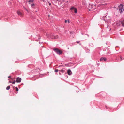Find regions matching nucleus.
<instances>
[{
	"label": "nucleus",
	"mask_w": 124,
	"mask_h": 124,
	"mask_svg": "<svg viewBox=\"0 0 124 124\" xmlns=\"http://www.w3.org/2000/svg\"><path fill=\"white\" fill-rule=\"evenodd\" d=\"M74 33V32H70V34H73Z\"/></svg>",
	"instance_id": "obj_21"
},
{
	"label": "nucleus",
	"mask_w": 124,
	"mask_h": 124,
	"mask_svg": "<svg viewBox=\"0 0 124 124\" xmlns=\"http://www.w3.org/2000/svg\"><path fill=\"white\" fill-rule=\"evenodd\" d=\"M53 50L55 51L59 55L61 54L62 53V51L57 48L54 49Z\"/></svg>",
	"instance_id": "obj_2"
},
{
	"label": "nucleus",
	"mask_w": 124,
	"mask_h": 124,
	"mask_svg": "<svg viewBox=\"0 0 124 124\" xmlns=\"http://www.w3.org/2000/svg\"><path fill=\"white\" fill-rule=\"evenodd\" d=\"M57 1H59L61 2H62L63 1V0H56Z\"/></svg>",
	"instance_id": "obj_14"
},
{
	"label": "nucleus",
	"mask_w": 124,
	"mask_h": 124,
	"mask_svg": "<svg viewBox=\"0 0 124 124\" xmlns=\"http://www.w3.org/2000/svg\"><path fill=\"white\" fill-rule=\"evenodd\" d=\"M21 78L18 77L16 78V82H20L21 81Z\"/></svg>",
	"instance_id": "obj_6"
},
{
	"label": "nucleus",
	"mask_w": 124,
	"mask_h": 124,
	"mask_svg": "<svg viewBox=\"0 0 124 124\" xmlns=\"http://www.w3.org/2000/svg\"><path fill=\"white\" fill-rule=\"evenodd\" d=\"M120 21H119L116 23V24L117 26H119L121 24V23H120Z\"/></svg>",
	"instance_id": "obj_11"
},
{
	"label": "nucleus",
	"mask_w": 124,
	"mask_h": 124,
	"mask_svg": "<svg viewBox=\"0 0 124 124\" xmlns=\"http://www.w3.org/2000/svg\"><path fill=\"white\" fill-rule=\"evenodd\" d=\"M49 5L50 6L51 5V3H49Z\"/></svg>",
	"instance_id": "obj_25"
},
{
	"label": "nucleus",
	"mask_w": 124,
	"mask_h": 124,
	"mask_svg": "<svg viewBox=\"0 0 124 124\" xmlns=\"http://www.w3.org/2000/svg\"><path fill=\"white\" fill-rule=\"evenodd\" d=\"M49 34H46V35L47 36V37L48 38H49Z\"/></svg>",
	"instance_id": "obj_23"
},
{
	"label": "nucleus",
	"mask_w": 124,
	"mask_h": 124,
	"mask_svg": "<svg viewBox=\"0 0 124 124\" xmlns=\"http://www.w3.org/2000/svg\"><path fill=\"white\" fill-rule=\"evenodd\" d=\"M23 8L25 9L28 12V10L25 7H24L23 6Z\"/></svg>",
	"instance_id": "obj_17"
},
{
	"label": "nucleus",
	"mask_w": 124,
	"mask_h": 124,
	"mask_svg": "<svg viewBox=\"0 0 124 124\" xmlns=\"http://www.w3.org/2000/svg\"><path fill=\"white\" fill-rule=\"evenodd\" d=\"M68 74L69 75H71L72 73L70 69H68L67 71Z\"/></svg>",
	"instance_id": "obj_5"
},
{
	"label": "nucleus",
	"mask_w": 124,
	"mask_h": 124,
	"mask_svg": "<svg viewBox=\"0 0 124 124\" xmlns=\"http://www.w3.org/2000/svg\"><path fill=\"white\" fill-rule=\"evenodd\" d=\"M67 22H68V23H69V20H68L67 21V20H65V23H67Z\"/></svg>",
	"instance_id": "obj_16"
},
{
	"label": "nucleus",
	"mask_w": 124,
	"mask_h": 124,
	"mask_svg": "<svg viewBox=\"0 0 124 124\" xmlns=\"http://www.w3.org/2000/svg\"><path fill=\"white\" fill-rule=\"evenodd\" d=\"M58 69H56L55 70V72H58Z\"/></svg>",
	"instance_id": "obj_22"
},
{
	"label": "nucleus",
	"mask_w": 124,
	"mask_h": 124,
	"mask_svg": "<svg viewBox=\"0 0 124 124\" xmlns=\"http://www.w3.org/2000/svg\"><path fill=\"white\" fill-rule=\"evenodd\" d=\"M118 8L120 13H121L124 10V5L121 4L119 6Z\"/></svg>",
	"instance_id": "obj_1"
},
{
	"label": "nucleus",
	"mask_w": 124,
	"mask_h": 124,
	"mask_svg": "<svg viewBox=\"0 0 124 124\" xmlns=\"http://www.w3.org/2000/svg\"><path fill=\"white\" fill-rule=\"evenodd\" d=\"M15 81H14L13 82H10V83H12L13 84H15Z\"/></svg>",
	"instance_id": "obj_19"
},
{
	"label": "nucleus",
	"mask_w": 124,
	"mask_h": 124,
	"mask_svg": "<svg viewBox=\"0 0 124 124\" xmlns=\"http://www.w3.org/2000/svg\"><path fill=\"white\" fill-rule=\"evenodd\" d=\"M42 1L44 2H46L47 1V0H42Z\"/></svg>",
	"instance_id": "obj_18"
},
{
	"label": "nucleus",
	"mask_w": 124,
	"mask_h": 124,
	"mask_svg": "<svg viewBox=\"0 0 124 124\" xmlns=\"http://www.w3.org/2000/svg\"><path fill=\"white\" fill-rule=\"evenodd\" d=\"M103 60L105 61L106 60V59L105 58H101L100 59V61H102Z\"/></svg>",
	"instance_id": "obj_9"
},
{
	"label": "nucleus",
	"mask_w": 124,
	"mask_h": 124,
	"mask_svg": "<svg viewBox=\"0 0 124 124\" xmlns=\"http://www.w3.org/2000/svg\"><path fill=\"white\" fill-rule=\"evenodd\" d=\"M124 58H122L121 57L120 59V61H121L122 60H124Z\"/></svg>",
	"instance_id": "obj_15"
},
{
	"label": "nucleus",
	"mask_w": 124,
	"mask_h": 124,
	"mask_svg": "<svg viewBox=\"0 0 124 124\" xmlns=\"http://www.w3.org/2000/svg\"><path fill=\"white\" fill-rule=\"evenodd\" d=\"M10 86H8L7 87L6 89L7 90H8L10 89Z\"/></svg>",
	"instance_id": "obj_13"
},
{
	"label": "nucleus",
	"mask_w": 124,
	"mask_h": 124,
	"mask_svg": "<svg viewBox=\"0 0 124 124\" xmlns=\"http://www.w3.org/2000/svg\"><path fill=\"white\" fill-rule=\"evenodd\" d=\"M120 23H121L122 26H123L124 27V20L123 21H120Z\"/></svg>",
	"instance_id": "obj_8"
},
{
	"label": "nucleus",
	"mask_w": 124,
	"mask_h": 124,
	"mask_svg": "<svg viewBox=\"0 0 124 124\" xmlns=\"http://www.w3.org/2000/svg\"><path fill=\"white\" fill-rule=\"evenodd\" d=\"M33 1V0H29L28 2L29 4H30L31 2H32Z\"/></svg>",
	"instance_id": "obj_12"
},
{
	"label": "nucleus",
	"mask_w": 124,
	"mask_h": 124,
	"mask_svg": "<svg viewBox=\"0 0 124 124\" xmlns=\"http://www.w3.org/2000/svg\"><path fill=\"white\" fill-rule=\"evenodd\" d=\"M16 91H18V89L17 87H16Z\"/></svg>",
	"instance_id": "obj_20"
},
{
	"label": "nucleus",
	"mask_w": 124,
	"mask_h": 124,
	"mask_svg": "<svg viewBox=\"0 0 124 124\" xmlns=\"http://www.w3.org/2000/svg\"><path fill=\"white\" fill-rule=\"evenodd\" d=\"M10 76H8V78H10Z\"/></svg>",
	"instance_id": "obj_26"
},
{
	"label": "nucleus",
	"mask_w": 124,
	"mask_h": 124,
	"mask_svg": "<svg viewBox=\"0 0 124 124\" xmlns=\"http://www.w3.org/2000/svg\"><path fill=\"white\" fill-rule=\"evenodd\" d=\"M51 38L52 39H57L58 38V36L57 35H50Z\"/></svg>",
	"instance_id": "obj_3"
},
{
	"label": "nucleus",
	"mask_w": 124,
	"mask_h": 124,
	"mask_svg": "<svg viewBox=\"0 0 124 124\" xmlns=\"http://www.w3.org/2000/svg\"><path fill=\"white\" fill-rule=\"evenodd\" d=\"M31 7L33 8H35V5L33 4L31 5Z\"/></svg>",
	"instance_id": "obj_10"
},
{
	"label": "nucleus",
	"mask_w": 124,
	"mask_h": 124,
	"mask_svg": "<svg viewBox=\"0 0 124 124\" xmlns=\"http://www.w3.org/2000/svg\"><path fill=\"white\" fill-rule=\"evenodd\" d=\"M61 71L62 72L63 71V70H61Z\"/></svg>",
	"instance_id": "obj_24"
},
{
	"label": "nucleus",
	"mask_w": 124,
	"mask_h": 124,
	"mask_svg": "<svg viewBox=\"0 0 124 124\" xmlns=\"http://www.w3.org/2000/svg\"><path fill=\"white\" fill-rule=\"evenodd\" d=\"M71 10L74 11L75 13H77V10L76 8L74 7H72L70 9Z\"/></svg>",
	"instance_id": "obj_4"
},
{
	"label": "nucleus",
	"mask_w": 124,
	"mask_h": 124,
	"mask_svg": "<svg viewBox=\"0 0 124 124\" xmlns=\"http://www.w3.org/2000/svg\"><path fill=\"white\" fill-rule=\"evenodd\" d=\"M17 13L18 15L21 17L22 16V13L20 11L18 10L17 11Z\"/></svg>",
	"instance_id": "obj_7"
}]
</instances>
